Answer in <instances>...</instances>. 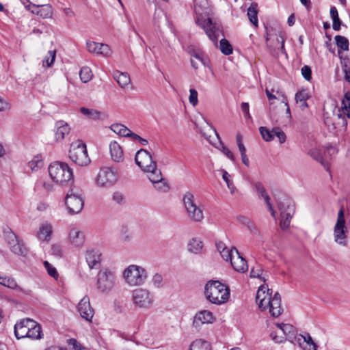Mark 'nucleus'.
<instances>
[{"mask_svg": "<svg viewBox=\"0 0 350 350\" xmlns=\"http://www.w3.org/2000/svg\"><path fill=\"white\" fill-rule=\"evenodd\" d=\"M135 161L142 170L147 174L148 179L157 190L162 192L168 191L169 186L167 182L163 178L156 162L152 161V156L147 150L144 149L138 150L135 157Z\"/></svg>", "mask_w": 350, "mask_h": 350, "instance_id": "f257e3e1", "label": "nucleus"}, {"mask_svg": "<svg viewBox=\"0 0 350 350\" xmlns=\"http://www.w3.org/2000/svg\"><path fill=\"white\" fill-rule=\"evenodd\" d=\"M272 290L265 285L259 287L256 295V302L260 310L269 309V313L272 317H277L282 313L281 296L276 292L272 297Z\"/></svg>", "mask_w": 350, "mask_h": 350, "instance_id": "f03ea898", "label": "nucleus"}, {"mask_svg": "<svg viewBox=\"0 0 350 350\" xmlns=\"http://www.w3.org/2000/svg\"><path fill=\"white\" fill-rule=\"evenodd\" d=\"M14 332L18 340L25 338L40 340L43 337L41 325L29 318L17 321L14 327Z\"/></svg>", "mask_w": 350, "mask_h": 350, "instance_id": "7ed1b4c3", "label": "nucleus"}, {"mask_svg": "<svg viewBox=\"0 0 350 350\" xmlns=\"http://www.w3.org/2000/svg\"><path fill=\"white\" fill-rule=\"evenodd\" d=\"M230 289L218 280H209L204 286V295L211 303L221 305L228 301L230 297Z\"/></svg>", "mask_w": 350, "mask_h": 350, "instance_id": "20e7f679", "label": "nucleus"}, {"mask_svg": "<svg viewBox=\"0 0 350 350\" xmlns=\"http://www.w3.org/2000/svg\"><path fill=\"white\" fill-rule=\"evenodd\" d=\"M183 205L188 219L194 223H201L204 219V208L197 202L194 195L187 192L183 196Z\"/></svg>", "mask_w": 350, "mask_h": 350, "instance_id": "39448f33", "label": "nucleus"}, {"mask_svg": "<svg viewBox=\"0 0 350 350\" xmlns=\"http://www.w3.org/2000/svg\"><path fill=\"white\" fill-rule=\"evenodd\" d=\"M49 176L57 184L63 185L72 180L73 173L72 169L64 162L54 161L48 168Z\"/></svg>", "mask_w": 350, "mask_h": 350, "instance_id": "423d86ee", "label": "nucleus"}, {"mask_svg": "<svg viewBox=\"0 0 350 350\" xmlns=\"http://www.w3.org/2000/svg\"><path fill=\"white\" fill-rule=\"evenodd\" d=\"M122 278L129 286H142L148 278V273L142 266L130 265L123 271Z\"/></svg>", "mask_w": 350, "mask_h": 350, "instance_id": "0eeeda50", "label": "nucleus"}, {"mask_svg": "<svg viewBox=\"0 0 350 350\" xmlns=\"http://www.w3.org/2000/svg\"><path fill=\"white\" fill-rule=\"evenodd\" d=\"M69 157L72 162L80 166H86L90 163L85 144L77 140L70 144Z\"/></svg>", "mask_w": 350, "mask_h": 350, "instance_id": "6e6552de", "label": "nucleus"}, {"mask_svg": "<svg viewBox=\"0 0 350 350\" xmlns=\"http://www.w3.org/2000/svg\"><path fill=\"white\" fill-rule=\"evenodd\" d=\"M116 277L115 273L109 269L100 270L96 275V289L101 293H109L115 286Z\"/></svg>", "mask_w": 350, "mask_h": 350, "instance_id": "1a4fd4ad", "label": "nucleus"}, {"mask_svg": "<svg viewBox=\"0 0 350 350\" xmlns=\"http://www.w3.org/2000/svg\"><path fill=\"white\" fill-rule=\"evenodd\" d=\"M118 180V173L116 168L111 167H103L98 172L95 182L100 188H110Z\"/></svg>", "mask_w": 350, "mask_h": 350, "instance_id": "9d476101", "label": "nucleus"}, {"mask_svg": "<svg viewBox=\"0 0 350 350\" xmlns=\"http://www.w3.org/2000/svg\"><path fill=\"white\" fill-rule=\"evenodd\" d=\"M348 229L346 226L344 210L341 208L337 216V220L334 227V239L336 244L342 246H347Z\"/></svg>", "mask_w": 350, "mask_h": 350, "instance_id": "9b49d317", "label": "nucleus"}, {"mask_svg": "<svg viewBox=\"0 0 350 350\" xmlns=\"http://www.w3.org/2000/svg\"><path fill=\"white\" fill-rule=\"evenodd\" d=\"M196 23L204 29L209 39L217 44L219 35L221 33V27L217 23H213L211 18H205L202 15L198 16Z\"/></svg>", "mask_w": 350, "mask_h": 350, "instance_id": "f8f14e48", "label": "nucleus"}, {"mask_svg": "<svg viewBox=\"0 0 350 350\" xmlns=\"http://www.w3.org/2000/svg\"><path fill=\"white\" fill-rule=\"evenodd\" d=\"M131 298L135 307L139 309H149L154 302V297L150 291L143 288L133 290Z\"/></svg>", "mask_w": 350, "mask_h": 350, "instance_id": "ddd939ff", "label": "nucleus"}, {"mask_svg": "<svg viewBox=\"0 0 350 350\" xmlns=\"http://www.w3.org/2000/svg\"><path fill=\"white\" fill-rule=\"evenodd\" d=\"M65 204L69 214L79 213L84 206L82 193L80 191H75L74 189H70L66 196Z\"/></svg>", "mask_w": 350, "mask_h": 350, "instance_id": "4468645a", "label": "nucleus"}, {"mask_svg": "<svg viewBox=\"0 0 350 350\" xmlns=\"http://www.w3.org/2000/svg\"><path fill=\"white\" fill-rule=\"evenodd\" d=\"M278 206L280 211V226L285 229L289 226L291 220L295 213V206L292 200L286 197L278 202Z\"/></svg>", "mask_w": 350, "mask_h": 350, "instance_id": "2eb2a0df", "label": "nucleus"}, {"mask_svg": "<svg viewBox=\"0 0 350 350\" xmlns=\"http://www.w3.org/2000/svg\"><path fill=\"white\" fill-rule=\"evenodd\" d=\"M5 240L9 245L10 251L15 255L26 256L28 250L25 246L22 240L13 232H8L5 234Z\"/></svg>", "mask_w": 350, "mask_h": 350, "instance_id": "dca6fc26", "label": "nucleus"}, {"mask_svg": "<svg viewBox=\"0 0 350 350\" xmlns=\"http://www.w3.org/2000/svg\"><path fill=\"white\" fill-rule=\"evenodd\" d=\"M86 47L90 53L105 57H109L112 53L110 47L107 44L88 40L86 42Z\"/></svg>", "mask_w": 350, "mask_h": 350, "instance_id": "f3484780", "label": "nucleus"}, {"mask_svg": "<svg viewBox=\"0 0 350 350\" xmlns=\"http://www.w3.org/2000/svg\"><path fill=\"white\" fill-rule=\"evenodd\" d=\"M26 9L42 18H51L53 14V9L50 4L36 5L29 3L26 5Z\"/></svg>", "mask_w": 350, "mask_h": 350, "instance_id": "a211bd4d", "label": "nucleus"}, {"mask_svg": "<svg viewBox=\"0 0 350 350\" xmlns=\"http://www.w3.org/2000/svg\"><path fill=\"white\" fill-rule=\"evenodd\" d=\"M78 311L81 318L88 322H91L94 317V311L91 307L90 299L88 296L83 297L78 304Z\"/></svg>", "mask_w": 350, "mask_h": 350, "instance_id": "6ab92c4d", "label": "nucleus"}, {"mask_svg": "<svg viewBox=\"0 0 350 350\" xmlns=\"http://www.w3.org/2000/svg\"><path fill=\"white\" fill-rule=\"evenodd\" d=\"M215 321V317L213 314L206 310H203L198 312L193 321V325L196 329H200L203 324L213 323Z\"/></svg>", "mask_w": 350, "mask_h": 350, "instance_id": "aec40b11", "label": "nucleus"}, {"mask_svg": "<svg viewBox=\"0 0 350 350\" xmlns=\"http://www.w3.org/2000/svg\"><path fill=\"white\" fill-rule=\"evenodd\" d=\"M53 232V226L52 224L45 221L40 224L36 237L40 241L49 243L51 240Z\"/></svg>", "mask_w": 350, "mask_h": 350, "instance_id": "412c9836", "label": "nucleus"}, {"mask_svg": "<svg viewBox=\"0 0 350 350\" xmlns=\"http://www.w3.org/2000/svg\"><path fill=\"white\" fill-rule=\"evenodd\" d=\"M0 284L8 288L16 290L20 295H29L31 291L29 289H25L18 285L16 280L10 276H2L0 280Z\"/></svg>", "mask_w": 350, "mask_h": 350, "instance_id": "4be33fe9", "label": "nucleus"}, {"mask_svg": "<svg viewBox=\"0 0 350 350\" xmlns=\"http://www.w3.org/2000/svg\"><path fill=\"white\" fill-rule=\"evenodd\" d=\"M68 240L75 247H81L84 244L85 236L79 228L73 227L69 230Z\"/></svg>", "mask_w": 350, "mask_h": 350, "instance_id": "5701e85b", "label": "nucleus"}, {"mask_svg": "<svg viewBox=\"0 0 350 350\" xmlns=\"http://www.w3.org/2000/svg\"><path fill=\"white\" fill-rule=\"evenodd\" d=\"M255 189L258 196L264 199L265 202L267 206L268 210L271 213V215L275 217L276 212L272 206L271 198L267 193V191L263 185L261 183H256L255 184Z\"/></svg>", "mask_w": 350, "mask_h": 350, "instance_id": "b1692460", "label": "nucleus"}, {"mask_svg": "<svg viewBox=\"0 0 350 350\" xmlns=\"http://www.w3.org/2000/svg\"><path fill=\"white\" fill-rule=\"evenodd\" d=\"M230 262L233 269L237 272L245 273L248 269L246 260L241 256L239 251L235 252V255Z\"/></svg>", "mask_w": 350, "mask_h": 350, "instance_id": "393cba45", "label": "nucleus"}, {"mask_svg": "<svg viewBox=\"0 0 350 350\" xmlns=\"http://www.w3.org/2000/svg\"><path fill=\"white\" fill-rule=\"evenodd\" d=\"M296 341L303 350H317V345L308 333L305 335H298L296 337Z\"/></svg>", "mask_w": 350, "mask_h": 350, "instance_id": "a878e982", "label": "nucleus"}, {"mask_svg": "<svg viewBox=\"0 0 350 350\" xmlns=\"http://www.w3.org/2000/svg\"><path fill=\"white\" fill-rule=\"evenodd\" d=\"M69 125L64 121H58L55 126V139L56 142L63 140L70 133Z\"/></svg>", "mask_w": 350, "mask_h": 350, "instance_id": "bb28decb", "label": "nucleus"}, {"mask_svg": "<svg viewBox=\"0 0 350 350\" xmlns=\"http://www.w3.org/2000/svg\"><path fill=\"white\" fill-rule=\"evenodd\" d=\"M101 254L95 250H88L85 253V260L90 269L96 268L100 265Z\"/></svg>", "mask_w": 350, "mask_h": 350, "instance_id": "cd10ccee", "label": "nucleus"}, {"mask_svg": "<svg viewBox=\"0 0 350 350\" xmlns=\"http://www.w3.org/2000/svg\"><path fill=\"white\" fill-rule=\"evenodd\" d=\"M109 151L112 160L120 163L124 160L123 150L120 145L116 141L111 142L109 144Z\"/></svg>", "mask_w": 350, "mask_h": 350, "instance_id": "c85d7f7f", "label": "nucleus"}, {"mask_svg": "<svg viewBox=\"0 0 350 350\" xmlns=\"http://www.w3.org/2000/svg\"><path fill=\"white\" fill-rule=\"evenodd\" d=\"M113 77L121 88L128 85L131 81L130 77L126 72L116 70L113 73Z\"/></svg>", "mask_w": 350, "mask_h": 350, "instance_id": "c756f323", "label": "nucleus"}, {"mask_svg": "<svg viewBox=\"0 0 350 350\" xmlns=\"http://www.w3.org/2000/svg\"><path fill=\"white\" fill-rule=\"evenodd\" d=\"M338 53L341 61L342 71L345 73V79L350 82V59L348 57L342 56L340 50L338 51Z\"/></svg>", "mask_w": 350, "mask_h": 350, "instance_id": "7c9ffc66", "label": "nucleus"}, {"mask_svg": "<svg viewBox=\"0 0 350 350\" xmlns=\"http://www.w3.org/2000/svg\"><path fill=\"white\" fill-rule=\"evenodd\" d=\"M247 16L251 22L256 27H258V5L256 3H252L247 8Z\"/></svg>", "mask_w": 350, "mask_h": 350, "instance_id": "2f4dec72", "label": "nucleus"}, {"mask_svg": "<svg viewBox=\"0 0 350 350\" xmlns=\"http://www.w3.org/2000/svg\"><path fill=\"white\" fill-rule=\"evenodd\" d=\"M202 242L196 238L191 239L187 245L188 251L196 254L200 253L202 250Z\"/></svg>", "mask_w": 350, "mask_h": 350, "instance_id": "473e14b6", "label": "nucleus"}, {"mask_svg": "<svg viewBox=\"0 0 350 350\" xmlns=\"http://www.w3.org/2000/svg\"><path fill=\"white\" fill-rule=\"evenodd\" d=\"M190 350H211V346L208 341L197 339L191 344Z\"/></svg>", "mask_w": 350, "mask_h": 350, "instance_id": "72a5a7b5", "label": "nucleus"}, {"mask_svg": "<svg viewBox=\"0 0 350 350\" xmlns=\"http://www.w3.org/2000/svg\"><path fill=\"white\" fill-rule=\"evenodd\" d=\"M309 98L308 93L306 90H301L296 93L295 100L299 103V107L304 110L308 107L306 100Z\"/></svg>", "mask_w": 350, "mask_h": 350, "instance_id": "f704fd0d", "label": "nucleus"}, {"mask_svg": "<svg viewBox=\"0 0 350 350\" xmlns=\"http://www.w3.org/2000/svg\"><path fill=\"white\" fill-rule=\"evenodd\" d=\"M276 327L279 328L280 332L282 333L286 339L291 338L294 334L295 329L293 326L290 324L277 323Z\"/></svg>", "mask_w": 350, "mask_h": 350, "instance_id": "c9c22d12", "label": "nucleus"}, {"mask_svg": "<svg viewBox=\"0 0 350 350\" xmlns=\"http://www.w3.org/2000/svg\"><path fill=\"white\" fill-rule=\"evenodd\" d=\"M341 109L343 115L350 118V92H346L345 94L344 98L342 100Z\"/></svg>", "mask_w": 350, "mask_h": 350, "instance_id": "e433bc0d", "label": "nucleus"}, {"mask_svg": "<svg viewBox=\"0 0 350 350\" xmlns=\"http://www.w3.org/2000/svg\"><path fill=\"white\" fill-rule=\"evenodd\" d=\"M330 16L333 21L332 27L335 31H338L340 29V20L338 17V10L336 7L332 6L330 8Z\"/></svg>", "mask_w": 350, "mask_h": 350, "instance_id": "4c0bfd02", "label": "nucleus"}, {"mask_svg": "<svg viewBox=\"0 0 350 350\" xmlns=\"http://www.w3.org/2000/svg\"><path fill=\"white\" fill-rule=\"evenodd\" d=\"M110 128L114 133L122 137H127L130 132V130L122 124H113Z\"/></svg>", "mask_w": 350, "mask_h": 350, "instance_id": "58836bf2", "label": "nucleus"}, {"mask_svg": "<svg viewBox=\"0 0 350 350\" xmlns=\"http://www.w3.org/2000/svg\"><path fill=\"white\" fill-rule=\"evenodd\" d=\"M308 154L316 161L320 162L325 167H327V163L324 161L321 150L317 148H311Z\"/></svg>", "mask_w": 350, "mask_h": 350, "instance_id": "ea45409f", "label": "nucleus"}, {"mask_svg": "<svg viewBox=\"0 0 350 350\" xmlns=\"http://www.w3.org/2000/svg\"><path fill=\"white\" fill-rule=\"evenodd\" d=\"M236 252H238V250L235 247H232L230 249L223 247L221 251H220V254L224 260L231 261L234 256Z\"/></svg>", "mask_w": 350, "mask_h": 350, "instance_id": "a19ab883", "label": "nucleus"}, {"mask_svg": "<svg viewBox=\"0 0 350 350\" xmlns=\"http://www.w3.org/2000/svg\"><path fill=\"white\" fill-rule=\"evenodd\" d=\"M42 160L40 156H35L33 158L29 161L27 167L32 171H37L38 169L42 167Z\"/></svg>", "mask_w": 350, "mask_h": 350, "instance_id": "79ce46f5", "label": "nucleus"}, {"mask_svg": "<svg viewBox=\"0 0 350 350\" xmlns=\"http://www.w3.org/2000/svg\"><path fill=\"white\" fill-rule=\"evenodd\" d=\"M80 111L84 116L93 119L98 120L100 118L101 113L97 110L81 107Z\"/></svg>", "mask_w": 350, "mask_h": 350, "instance_id": "37998d69", "label": "nucleus"}, {"mask_svg": "<svg viewBox=\"0 0 350 350\" xmlns=\"http://www.w3.org/2000/svg\"><path fill=\"white\" fill-rule=\"evenodd\" d=\"M260 133L262 139L266 142H271L274 138L273 128L271 130L268 129L267 127L261 126L259 128Z\"/></svg>", "mask_w": 350, "mask_h": 350, "instance_id": "c03bdc74", "label": "nucleus"}, {"mask_svg": "<svg viewBox=\"0 0 350 350\" xmlns=\"http://www.w3.org/2000/svg\"><path fill=\"white\" fill-rule=\"evenodd\" d=\"M335 40L336 42L337 46L342 51H348L349 50V40L347 38L342 36H336Z\"/></svg>", "mask_w": 350, "mask_h": 350, "instance_id": "a18cd8bd", "label": "nucleus"}, {"mask_svg": "<svg viewBox=\"0 0 350 350\" xmlns=\"http://www.w3.org/2000/svg\"><path fill=\"white\" fill-rule=\"evenodd\" d=\"M81 80L83 83H87L92 79V73L91 69L88 66L83 67L79 72Z\"/></svg>", "mask_w": 350, "mask_h": 350, "instance_id": "49530a36", "label": "nucleus"}, {"mask_svg": "<svg viewBox=\"0 0 350 350\" xmlns=\"http://www.w3.org/2000/svg\"><path fill=\"white\" fill-rule=\"evenodd\" d=\"M250 277L254 278H259L263 281H265L266 279L263 276V270L262 267L259 265L252 268L250 271Z\"/></svg>", "mask_w": 350, "mask_h": 350, "instance_id": "de8ad7c7", "label": "nucleus"}, {"mask_svg": "<svg viewBox=\"0 0 350 350\" xmlns=\"http://www.w3.org/2000/svg\"><path fill=\"white\" fill-rule=\"evenodd\" d=\"M273 46L274 49H280L282 53H286L284 51V38L282 31H280L278 35L275 36V43Z\"/></svg>", "mask_w": 350, "mask_h": 350, "instance_id": "09e8293b", "label": "nucleus"}, {"mask_svg": "<svg viewBox=\"0 0 350 350\" xmlns=\"http://www.w3.org/2000/svg\"><path fill=\"white\" fill-rule=\"evenodd\" d=\"M220 50L221 51L228 55L232 53V47L228 40L221 39L220 40Z\"/></svg>", "mask_w": 350, "mask_h": 350, "instance_id": "8fccbe9b", "label": "nucleus"}, {"mask_svg": "<svg viewBox=\"0 0 350 350\" xmlns=\"http://www.w3.org/2000/svg\"><path fill=\"white\" fill-rule=\"evenodd\" d=\"M56 56L55 51H49L47 55L43 59V66L45 65L46 67H50L53 64Z\"/></svg>", "mask_w": 350, "mask_h": 350, "instance_id": "3c124183", "label": "nucleus"}, {"mask_svg": "<svg viewBox=\"0 0 350 350\" xmlns=\"http://www.w3.org/2000/svg\"><path fill=\"white\" fill-rule=\"evenodd\" d=\"M271 339L276 343H281L286 339L282 333L280 332L279 328L277 330L271 332L270 334Z\"/></svg>", "mask_w": 350, "mask_h": 350, "instance_id": "603ef678", "label": "nucleus"}, {"mask_svg": "<svg viewBox=\"0 0 350 350\" xmlns=\"http://www.w3.org/2000/svg\"><path fill=\"white\" fill-rule=\"evenodd\" d=\"M67 344L72 350H88L86 347L82 346L76 339L70 338L67 340Z\"/></svg>", "mask_w": 350, "mask_h": 350, "instance_id": "864d4df0", "label": "nucleus"}, {"mask_svg": "<svg viewBox=\"0 0 350 350\" xmlns=\"http://www.w3.org/2000/svg\"><path fill=\"white\" fill-rule=\"evenodd\" d=\"M44 266L49 275H51L55 279H57L58 273L56 269L54 267H53L48 261L44 262Z\"/></svg>", "mask_w": 350, "mask_h": 350, "instance_id": "5fc2aeb1", "label": "nucleus"}, {"mask_svg": "<svg viewBox=\"0 0 350 350\" xmlns=\"http://www.w3.org/2000/svg\"><path fill=\"white\" fill-rule=\"evenodd\" d=\"M198 92L195 89L191 88L189 90V100L193 107L196 106L198 103Z\"/></svg>", "mask_w": 350, "mask_h": 350, "instance_id": "6e6d98bb", "label": "nucleus"}, {"mask_svg": "<svg viewBox=\"0 0 350 350\" xmlns=\"http://www.w3.org/2000/svg\"><path fill=\"white\" fill-rule=\"evenodd\" d=\"M273 132H274V137H277L279 142L280 144H283L286 141V135L285 133L280 129L279 127H275L273 128Z\"/></svg>", "mask_w": 350, "mask_h": 350, "instance_id": "4d7b16f0", "label": "nucleus"}, {"mask_svg": "<svg viewBox=\"0 0 350 350\" xmlns=\"http://www.w3.org/2000/svg\"><path fill=\"white\" fill-rule=\"evenodd\" d=\"M51 254L57 258H60L62 256V247L57 244H53L51 247Z\"/></svg>", "mask_w": 350, "mask_h": 350, "instance_id": "13d9d810", "label": "nucleus"}, {"mask_svg": "<svg viewBox=\"0 0 350 350\" xmlns=\"http://www.w3.org/2000/svg\"><path fill=\"white\" fill-rule=\"evenodd\" d=\"M301 75L306 81H310L312 78L311 68L308 66H304L301 69Z\"/></svg>", "mask_w": 350, "mask_h": 350, "instance_id": "bf43d9fd", "label": "nucleus"}, {"mask_svg": "<svg viewBox=\"0 0 350 350\" xmlns=\"http://www.w3.org/2000/svg\"><path fill=\"white\" fill-rule=\"evenodd\" d=\"M152 282L155 287L159 288L163 285V276L159 273H156L153 275Z\"/></svg>", "mask_w": 350, "mask_h": 350, "instance_id": "052dcab7", "label": "nucleus"}, {"mask_svg": "<svg viewBox=\"0 0 350 350\" xmlns=\"http://www.w3.org/2000/svg\"><path fill=\"white\" fill-rule=\"evenodd\" d=\"M113 200L117 204H122L124 202V196L120 191H115L112 196Z\"/></svg>", "mask_w": 350, "mask_h": 350, "instance_id": "680f3d73", "label": "nucleus"}, {"mask_svg": "<svg viewBox=\"0 0 350 350\" xmlns=\"http://www.w3.org/2000/svg\"><path fill=\"white\" fill-rule=\"evenodd\" d=\"M62 10L66 20H69L75 16V12L70 8H62Z\"/></svg>", "mask_w": 350, "mask_h": 350, "instance_id": "e2e57ef3", "label": "nucleus"}, {"mask_svg": "<svg viewBox=\"0 0 350 350\" xmlns=\"http://www.w3.org/2000/svg\"><path fill=\"white\" fill-rule=\"evenodd\" d=\"M38 185H40L46 191H51L53 189L52 184L47 181L40 180Z\"/></svg>", "mask_w": 350, "mask_h": 350, "instance_id": "0e129e2a", "label": "nucleus"}, {"mask_svg": "<svg viewBox=\"0 0 350 350\" xmlns=\"http://www.w3.org/2000/svg\"><path fill=\"white\" fill-rule=\"evenodd\" d=\"M222 152L230 160L234 161V157L233 153L228 148H226L224 146H222Z\"/></svg>", "mask_w": 350, "mask_h": 350, "instance_id": "69168bd1", "label": "nucleus"}, {"mask_svg": "<svg viewBox=\"0 0 350 350\" xmlns=\"http://www.w3.org/2000/svg\"><path fill=\"white\" fill-rule=\"evenodd\" d=\"M241 108L243 112L245 113V117H250L249 112V104L247 103H242L241 105Z\"/></svg>", "mask_w": 350, "mask_h": 350, "instance_id": "338daca9", "label": "nucleus"}, {"mask_svg": "<svg viewBox=\"0 0 350 350\" xmlns=\"http://www.w3.org/2000/svg\"><path fill=\"white\" fill-rule=\"evenodd\" d=\"M9 108L8 103L0 97V111H5Z\"/></svg>", "mask_w": 350, "mask_h": 350, "instance_id": "774afa93", "label": "nucleus"}]
</instances>
